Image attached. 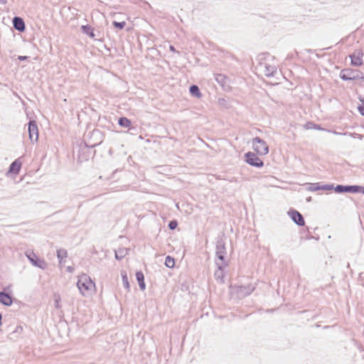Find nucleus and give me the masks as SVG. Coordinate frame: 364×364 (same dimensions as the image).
Returning a JSON list of instances; mask_svg holds the SVG:
<instances>
[{
  "mask_svg": "<svg viewBox=\"0 0 364 364\" xmlns=\"http://www.w3.org/2000/svg\"><path fill=\"white\" fill-rule=\"evenodd\" d=\"M77 287L82 296H87L93 291L95 284L88 275L82 274L78 277Z\"/></svg>",
  "mask_w": 364,
  "mask_h": 364,
  "instance_id": "obj_1",
  "label": "nucleus"
},
{
  "mask_svg": "<svg viewBox=\"0 0 364 364\" xmlns=\"http://www.w3.org/2000/svg\"><path fill=\"white\" fill-rule=\"evenodd\" d=\"M340 77L345 81L364 78L360 71L352 69L342 70L340 73Z\"/></svg>",
  "mask_w": 364,
  "mask_h": 364,
  "instance_id": "obj_2",
  "label": "nucleus"
},
{
  "mask_svg": "<svg viewBox=\"0 0 364 364\" xmlns=\"http://www.w3.org/2000/svg\"><path fill=\"white\" fill-rule=\"evenodd\" d=\"M252 148L260 155H266L269 151L267 143L258 136L252 139Z\"/></svg>",
  "mask_w": 364,
  "mask_h": 364,
  "instance_id": "obj_3",
  "label": "nucleus"
},
{
  "mask_svg": "<svg viewBox=\"0 0 364 364\" xmlns=\"http://www.w3.org/2000/svg\"><path fill=\"white\" fill-rule=\"evenodd\" d=\"M25 254L29 262L33 266L41 269H46L47 268L48 264L45 260L38 257L33 251H27Z\"/></svg>",
  "mask_w": 364,
  "mask_h": 364,
  "instance_id": "obj_4",
  "label": "nucleus"
},
{
  "mask_svg": "<svg viewBox=\"0 0 364 364\" xmlns=\"http://www.w3.org/2000/svg\"><path fill=\"white\" fill-rule=\"evenodd\" d=\"M226 254L227 252L225 242L223 239L220 238L218 240L215 248V255L218 259L217 261L219 262H226L225 260Z\"/></svg>",
  "mask_w": 364,
  "mask_h": 364,
  "instance_id": "obj_5",
  "label": "nucleus"
},
{
  "mask_svg": "<svg viewBox=\"0 0 364 364\" xmlns=\"http://www.w3.org/2000/svg\"><path fill=\"white\" fill-rule=\"evenodd\" d=\"M28 136L32 143L36 142L38 140V129L35 120H31L28 122Z\"/></svg>",
  "mask_w": 364,
  "mask_h": 364,
  "instance_id": "obj_6",
  "label": "nucleus"
},
{
  "mask_svg": "<svg viewBox=\"0 0 364 364\" xmlns=\"http://www.w3.org/2000/svg\"><path fill=\"white\" fill-rule=\"evenodd\" d=\"M245 161L252 166L260 168L263 166V161L254 153L247 152L245 154Z\"/></svg>",
  "mask_w": 364,
  "mask_h": 364,
  "instance_id": "obj_7",
  "label": "nucleus"
},
{
  "mask_svg": "<svg viewBox=\"0 0 364 364\" xmlns=\"http://www.w3.org/2000/svg\"><path fill=\"white\" fill-rule=\"evenodd\" d=\"M215 264L218 267V269L215 272L214 277L215 279L220 282L223 283L224 280V270L223 269L228 265L227 262H219L215 261Z\"/></svg>",
  "mask_w": 364,
  "mask_h": 364,
  "instance_id": "obj_8",
  "label": "nucleus"
},
{
  "mask_svg": "<svg viewBox=\"0 0 364 364\" xmlns=\"http://www.w3.org/2000/svg\"><path fill=\"white\" fill-rule=\"evenodd\" d=\"M291 220L298 225L304 226L305 225V220L303 215L296 210H291L289 211Z\"/></svg>",
  "mask_w": 364,
  "mask_h": 364,
  "instance_id": "obj_9",
  "label": "nucleus"
},
{
  "mask_svg": "<svg viewBox=\"0 0 364 364\" xmlns=\"http://www.w3.org/2000/svg\"><path fill=\"white\" fill-rule=\"evenodd\" d=\"M215 80L223 88L224 90H228L230 88V80L225 75H215Z\"/></svg>",
  "mask_w": 364,
  "mask_h": 364,
  "instance_id": "obj_10",
  "label": "nucleus"
},
{
  "mask_svg": "<svg viewBox=\"0 0 364 364\" xmlns=\"http://www.w3.org/2000/svg\"><path fill=\"white\" fill-rule=\"evenodd\" d=\"M255 287L252 284H248L247 286H240L237 288V294L240 297H245L246 296L250 295L254 290Z\"/></svg>",
  "mask_w": 364,
  "mask_h": 364,
  "instance_id": "obj_11",
  "label": "nucleus"
},
{
  "mask_svg": "<svg viewBox=\"0 0 364 364\" xmlns=\"http://www.w3.org/2000/svg\"><path fill=\"white\" fill-rule=\"evenodd\" d=\"M14 28L19 32H23L26 29V25L22 18L19 16H15L13 18Z\"/></svg>",
  "mask_w": 364,
  "mask_h": 364,
  "instance_id": "obj_12",
  "label": "nucleus"
},
{
  "mask_svg": "<svg viewBox=\"0 0 364 364\" xmlns=\"http://www.w3.org/2000/svg\"><path fill=\"white\" fill-rule=\"evenodd\" d=\"M345 193H360L364 194V186L358 185H347L345 186Z\"/></svg>",
  "mask_w": 364,
  "mask_h": 364,
  "instance_id": "obj_13",
  "label": "nucleus"
},
{
  "mask_svg": "<svg viewBox=\"0 0 364 364\" xmlns=\"http://www.w3.org/2000/svg\"><path fill=\"white\" fill-rule=\"evenodd\" d=\"M11 296L4 291H0V303L4 306H10L12 304Z\"/></svg>",
  "mask_w": 364,
  "mask_h": 364,
  "instance_id": "obj_14",
  "label": "nucleus"
},
{
  "mask_svg": "<svg viewBox=\"0 0 364 364\" xmlns=\"http://www.w3.org/2000/svg\"><path fill=\"white\" fill-rule=\"evenodd\" d=\"M360 55H363V53H361L360 51L358 53H353L352 55H350V58H351V64L355 66H359L363 64V60L360 58Z\"/></svg>",
  "mask_w": 364,
  "mask_h": 364,
  "instance_id": "obj_15",
  "label": "nucleus"
},
{
  "mask_svg": "<svg viewBox=\"0 0 364 364\" xmlns=\"http://www.w3.org/2000/svg\"><path fill=\"white\" fill-rule=\"evenodd\" d=\"M264 73L267 77L274 76V73L277 72V68L274 65L269 64L264 65Z\"/></svg>",
  "mask_w": 364,
  "mask_h": 364,
  "instance_id": "obj_16",
  "label": "nucleus"
},
{
  "mask_svg": "<svg viewBox=\"0 0 364 364\" xmlns=\"http://www.w3.org/2000/svg\"><path fill=\"white\" fill-rule=\"evenodd\" d=\"M21 163L17 159L12 162L9 166V172L17 174L19 173Z\"/></svg>",
  "mask_w": 364,
  "mask_h": 364,
  "instance_id": "obj_17",
  "label": "nucleus"
},
{
  "mask_svg": "<svg viewBox=\"0 0 364 364\" xmlns=\"http://www.w3.org/2000/svg\"><path fill=\"white\" fill-rule=\"evenodd\" d=\"M129 250L127 248L122 247L115 250V258L118 260L123 259L127 254Z\"/></svg>",
  "mask_w": 364,
  "mask_h": 364,
  "instance_id": "obj_18",
  "label": "nucleus"
},
{
  "mask_svg": "<svg viewBox=\"0 0 364 364\" xmlns=\"http://www.w3.org/2000/svg\"><path fill=\"white\" fill-rule=\"evenodd\" d=\"M136 278L139 283V288L141 290H144L146 288V284L144 282V274L141 272H137L136 273Z\"/></svg>",
  "mask_w": 364,
  "mask_h": 364,
  "instance_id": "obj_19",
  "label": "nucleus"
},
{
  "mask_svg": "<svg viewBox=\"0 0 364 364\" xmlns=\"http://www.w3.org/2000/svg\"><path fill=\"white\" fill-rule=\"evenodd\" d=\"M189 92L192 96L196 97L197 98H200L201 97V92L198 85H192L189 87Z\"/></svg>",
  "mask_w": 364,
  "mask_h": 364,
  "instance_id": "obj_20",
  "label": "nucleus"
},
{
  "mask_svg": "<svg viewBox=\"0 0 364 364\" xmlns=\"http://www.w3.org/2000/svg\"><path fill=\"white\" fill-rule=\"evenodd\" d=\"M82 31L91 38L95 37V33L92 27L89 25H83L81 26Z\"/></svg>",
  "mask_w": 364,
  "mask_h": 364,
  "instance_id": "obj_21",
  "label": "nucleus"
},
{
  "mask_svg": "<svg viewBox=\"0 0 364 364\" xmlns=\"http://www.w3.org/2000/svg\"><path fill=\"white\" fill-rule=\"evenodd\" d=\"M68 256L67 250L64 249H59L57 250V257L59 259L60 264H62L63 262V259L66 258Z\"/></svg>",
  "mask_w": 364,
  "mask_h": 364,
  "instance_id": "obj_22",
  "label": "nucleus"
},
{
  "mask_svg": "<svg viewBox=\"0 0 364 364\" xmlns=\"http://www.w3.org/2000/svg\"><path fill=\"white\" fill-rule=\"evenodd\" d=\"M121 276H122V283H123L124 287L126 289H127L128 291H129L130 285H129V283L127 272L124 271V270L121 271Z\"/></svg>",
  "mask_w": 364,
  "mask_h": 364,
  "instance_id": "obj_23",
  "label": "nucleus"
},
{
  "mask_svg": "<svg viewBox=\"0 0 364 364\" xmlns=\"http://www.w3.org/2000/svg\"><path fill=\"white\" fill-rule=\"evenodd\" d=\"M118 124L122 127H129L131 125V121L124 117H120L118 120Z\"/></svg>",
  "mask_w": 364,
  "mask_h": 364,
  "instance_id": "obj_24",
  "label": "nucleus"
},
{
  "mask_svg": "<svg viewBox=\"0 0 364 364\" xmlns=\"http://www.w3.org/2000/svg\"><path fill=\"white\" fill-rule=\"evenodd\" d=\"M165 265L168 268H173L175 265V260L171 256H167L165 259Z\"/></svg>",
  "mask_w": 364,
  "mask_h": 364,
  "instance_id": "obj_25",
  "label": "nucleus"
},
{
  "mask_svg": "<svg viewBox=\"0 0 364 364\" xmlns=\"http://www.w3.org/2000/svg\"><path fill=\"white\" fill-rule=\"evenodd\" d=\"M321 185L318 183H309L307 190L311 192L320 191Z\"/></svg>",
  "mask_w": 364,
  "mask_h": 364,
  "instance_id": "obj_26",
  "label": "nucleus"
},
{
  "mask_svg": "<svg viewBox=\"0 0 364 364\" xmlns=\"http://www.w3.org/2000/svg\"><path fill=\"white\" fill-rule=\"evenodd\" d=\"M334 191L337 193H345V185H337L336 186H333Z\"/></svg>",
  "mask_w": 364,
  "mask_h": 364,
  "instance_id": "obj_27",
  "label": "nucleus"
},
{
  "mask_svg": "<svg viewBox=\"0 0 364 364\" xmlns=\"http://www.w3.org/2000/svg\"><path fill=\"white\" fill-rule=\"evenodd\" d=\"M126 25V23L124 21L118 22V21H113V26L114 28L118 29H123Z\"/></svg>",
  "mask_w": 364,
  "mask_h": 364,
  "instance_id": "obj_28",
  "label": "nucleus"
},
{
  "mask_svg": "<svg viewBox=\"0 0 364 364\" xmlns=\"http://www.w3.org/2000/svg\"><path fill=\"white\" fill-rule=\"evenodd\" d=\"M333 189V184L321 185L320 190L322 191H331Z\"/></svg>",
  "mask_w": 364,
  "mask_h": 364,
  "instance_id": "obj_29",
  "label": "nucleus"
},
{
  "mask_svg": "<svg viewBox=\"0 0 364 364\" xmlns=\"http://www.w3.org/2000/svg\"><path fill=\"white\" fill-rule=\"evenodd\" d=\"M178 226V222L176 220H171L168 223V228L170 230H173Z\"/></svg>",
  "mask_w": 364,
  "mask_h": 364,
  "instance_id": "obj_30",
  "label": "nucleus"
},
{
  "mask_svg": "<svg viewBox=\"0 0 364 364\" xmlns=\"http://www.w3.org/2000/svg\"><path fill=\"white\" fill-rule=\"evenodd\" d=\"M60 296L55 297V308L58 309L60 307Z\"/></svg>",
  "mask_w": 364,
  "mask_h": 364,
  "instance_id": "obj_31",
  "label": "nucleus"
},
{
  "mask_svg": "<svg viewBox=\"0 0 364 364\" xmlns=\"http://www.w3.org/2000/svg\"><path fill=\"white\" fill-rule=\"evenodd\" d=\"M358 110L360 112V113L364 116V104H363L362 105H360L358 107Z\"/></svg>",
  "mask_w": 364,
  "mask_h": 364,
  "instance_id": "obj_32",
  "label": "nucleus"
},
{
  "mask_svg": "<svg viewBox=\"0 0 364 364\" xmlns=\"http://www.w3.org/2000/svg\"><path fill=\"white\" fill-rule=\"evenodd\" d=\"M28 58V56H26V55H19L18 57V59L21 61H23V60H25Z\"/></svg>",
  "mask_w": 364,
  "mask_h": 364,
  "instance_id": "obj_33",
  "label": "nucleus"
},
{
  "mask_svg": "<svg viewBox=\"0 0 364 364\" xmlns=\"http://www.w3.org/2000/svg\"><path fill=\"white\" fill-rule=\"evenodd\" d=\"M66 270L68 272L72 273L74 271V268L73 267H71V266H68V267H67Z\"/></svg>",
  "mask_w": 364,
  "mask_h": 364,
  "instance_id": "obj_34",
  "label": "nucleus"
},
{
  "mask_svg": "<svg viewBox=\"0 0 364 364\" xmlns=\"http://www.w3.org/2000/svg\"><path fill=\"white\" fill-rule=\"evenodd\" d=\"M170 50H171L172 52H176V50L175 49L174 46H170ZM177 53H178L177 51Z\"/></svg>",
  "mask_w": 364,
  "mask_h": 364,
  "instance_id": "obj_35",
  "label": "nucleus"
},
{
  "mask_svg": "<svg viewBox=\"0 0 364 364\" xmlns=\"http://www.w3.org/2000/svg\"><path fill=\"white\" fill-rule=\"evenodd\" d=\"M0 3L2 4H6L7 3L6 0H0Z\"/></svg>",
  "mask_w": 364,
  "mask_h": 364,
  "instance_id": "obj_36",
  "label": "nucleus"
},
{
  "mask_svg": "<svg viewBox=\"0 0 364 364\" xmlns=\"http://www.w3.org/2000/svg\"><path fill=\"white\" fill-rule=\"evenodd\" d=\"M1 320H2V315H1V314L0 313V326L2 325Z\"/></svg>",
  "mask_w": 364,
  "mask_h": 364,
  "instance_id": "obj_37",
  "label": "nucleus"
},
{
  "mask_svg": "<svg viewBox=\"0 0 364 364\" xmlns=\"http://www.w3.org/2000/svg\"><path fill=\"white\" fill-rule=\"evenodd\" d=\"M314 129H321V128L319 127V126H318V125H314Z\"/></svg>",
  "mask_w": 364,
  "mask_h": 364,
  "instance_id": "obj_38",
  "label": "nucleus"
},
{
  "mask_svg": "<svg viewBox=\"0 0 364 364\" xmlns=\"http://www.w3.org/2000/svg\"><path fill=\"white\" fill-rule=\"evenodd\" d=\"M99 133H100V132H99V131H94V132H93V134H99Z\"/></svg>",
  "mask_w": 364,
  "mask_h": 364,
  "instance_id": "obj_39",
  "label": "nucleus"
},
{
  "mask_svg": "<svg viewBox=\"0 0 364 364\" xmlns=\"http://www.w3.org/2000/svg\"><path fill=\"white\" fill-rule=\"evenodd\" d=\"M311 197H309L306 198V201H308V202L311 201Z\"/></svg>",
  "mask_w": 364,
  "mask_h": 364,
  "instance_id": "obj_40",
  "label": "nucleus"
},
{
  "mask_svg": "<svg viewBox=\"0 0 364 364\" xmlns=\"http://www.w3.org/2000/svg\"><path fill=\"white\" fill-rule=\"evenodd\" d=\"M314 128V127H311V125H309L307 127V129Z\"/></svg>",
  "mask_w": 364,
  "mask_h": 364,
  "instance_id": "obj_41",
  "label": "nucleus"
}]
</instances>
